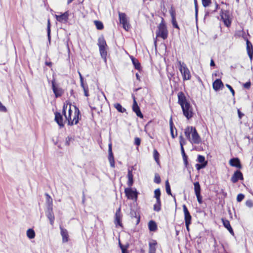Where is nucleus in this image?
Instances as JSON below:
<instances>
[{"label":"nucleus","instance_id":"nucleus-1","mask_svg":"<svg viewBox=\"0 0 253 253\" xmlns=\"http://www.w3.org/2000/svg\"><path fill=\"white\" fill-rule=\"evenodd\" d=\"M74 107L75 108V111L72 119V115L73 111L71 109V107H70V108L68 110V114H66L65 112V105L63 106V112L64 114L66 121L68 122V125L70 126H72L74 124H77L79 122V118L81 117V115L79 108L76 106H74Z\"/></svg>","mask_w":253,"mask_h":253},{"label":"nucleus","instance_id":"nucleus-2","mask_svg":"<svg viewBox=\"0 0 253 253\" xmlns=\"http://www.w3.org/2000/svg\"><path fill=\"white\" fill-rule=\"evenodd\" d=\"M187 138L191 142L198 144L201 142V138L196 128L193 126H188L184 131Z\"/></svg>","mask_w":253,"mask_h":253},{"label":"nucleus","instance_id":"nucleus-3","mask_svg":"<svg viewBox=\"0 0 253 253\" xmlns=\"http://www.w3.org/2000/svg\"><path fill=\"white\" fill-rule=\"evenodd\" d=\"M178 66L179 70L182 74L183 80L184 81L190 80L191 76L190 71L186 65L181 61H178Z\"/></svg>","mask_w":253,"mask_h":253},{"label":"nucleus","instance_id":"nucleus-4","mask_svg":"<svg viewBox=\"0 0 253 253\" xmlns=\"http://www.w3.org/2000/svg\"><path fill=\"white\" fill-rule=\"evenodd\" d=\"M156 34L157 37H161L164 40L166 39L168 37V32L163 18H162V21L158 26V29Z\"/></svg>","mask_w":253,"mask_h":253},{"label":"nucleus","instance_id":"nucleus-5","mask_svg":"<svg viewBox=\"0 0 253 253\" xmlns=\"http://www.w3.org/2000/svg\"><path fill=\"white\" fill-rule=\"evenodd\" d=\"M181 107L184 116L187 119L189 120L193 117V113L192 111V107L189 103H186L184 105H182Z\"/></svg>","mask_w":253,"mask_h":253},{"label":"nucleus","instance_id":"nucleus-6","mask_svg":"<svg viewBox=\"0 0 253 253\" xmlns=\"http://www.w3.org/2000/svg\"><path fill=\"white\" fill-rule=\"evenodd\" d=\"M119 20L121 24L123 25V27L126 31H128L130 28L129 24L127 22L126 14L125 13H119Z\"/></svg>","mask_w":253,"mask_h":253},{"label":"nucleus","instance_id":"nucleus-7","mask_svg":"<svg viewBox=\"0 0 253 253\" xmlns=\"http://www.w3.org/2000/svg\"><path fill=\"white\" fill-rule=\"evenodd\" d=\"M126 196L129 199H135L137 197V193L136 190H133L131 188H126L125 189Z\"/></svg>","mask_w":253,"mask_h":253},{"label":"nucleus","instance_id":"nucleus-8","mask_svg":"<svg viewBox=\"0 0 253 253\" xmlns=\"http://www.w3.org/2000/svg\"><path fill=\"white\" fill-rule=\"evenodd\" d=\"M220 15L224 24L227 27L230 26L231 25V20L229 18V12L228 11H222Z\"/></svg>","mask_w":253,"mask_h":253},{"label":"nucleus","instance_id":"nucleus-9","mask_svg":"<svg viewBox=\"0 0 253 253\" xmlns=\"http://www.w3.org/2000/svg\"><path fill=\"white\" fill-rule=\"evenodd\" d=\"M55 17L56 20L59 22L65 23L68 21L69 13L68 11H66L61 15H56Z\"/></svg>","mask_w":253,"mask_h":253},{"label":"nucleus","instance_id":"nucleus-10","mask_svg":"<svg viewBox=\"0 0 253 253\" xmlns=\"http://www.w3.org/2000/svg\"><path fill=\"white\" fill-rule=\"evenodd\" d=\"M45 214L46 217L49 220L50 223L51 225H53L54 221V215L53 212V209L52 208H47L45 211Z\"/></svg>","mask_w":253,"mask_h":253},{"label":"nucleus","instance_id":"nucleus-11","mask_svg":"<svg viewBox=\"0 0 253 253\" xmlns=\"http://www.w3.org/2000/svg\"><path fill=\"white\" fill-rule=\"evenodd\" d=\"M132 110L136 113V115L138 117H139L141 118H142L143 117V116L140 111L139 107L138 106L134 97H133Z\"/></svg>","mask_w":253,"mask_h":253},{"label":"nucleus","instance_id":"nucleus-12","mask_svg":"<svg viewBox=\"0 0 253 253\" xmlns=\"http://www.w3.org/2000/svg\"><path fill=\"white\" fill-rule=\"evenodd\" d=\"M243 180V176L242 173L239 170H236L231 178V181L235 183L239 180Z\"/></svg>","mask_w":253,"mask_h":253},{"label":"nucleus","instance_id":"nucleus-13","mask_svg":"<svg viewBox=\"0 0 253 253\" xmlns=\"http://www.w3.org/2000/svg\"><path fill=\"white\" fill-rule=\"evenodd\" d=\"M246 44L247 53L252 61L253 58V46L252 43L248 40L246 41Z\"/></svg>","mask_w":253,"mask_h":253},{"label":"nucleus","instance_id":"nucleus-14","mask_svg":"<svg viewBox=\"0 0 253 253\" xmlns=\"http://www.w3.org/2000/svg\"><path fill=\"white\" fill-rule=\"evenodd\" d=\"M52 88L56 97H60L62 94V90L60 88H58L55 86L54 80L52 81Z\"/></svg>","mask_w":253,"mask_h":253},{"label":"nucleus","instance_id":"nucleus-15","mask_svg":"<svg viewBox=\"0 0 253 253\" xmlns=\"http://www.w3.org/2000/svg\"><path fill=\"white\" fill-rule=\"evenodd\" d=\"M183 210L184 214V220L185 223H191L192 217L189 212L186 206L185 205H183Z\"/></svg>","mask_w":253,"mask_h":253},{"label":"nucleus","instance_id":"nucleus-16","mask_svg":"<svg viewBox=\"0 0 253 253\" xmlns=\"http://www.w3.org/2000/svg\"><path fill=\"white\" fill-rule=\"evenodd\" d=\"M60 234L62 236V242L63 243H66L68 241V238H69V235H68V231L63 228L62 226H60Z\"/></svg>","mask_w":253,"mask_h":253},{"label":"nucleus","instance_id":"nucleus-17","mask_svg":"<svg viewBox=\"0 0 253 253\" xmlns=\"http://www.w3.org/2000/svg\"><path fill=\"white\" fill-rule=\"evenodd\" d=\"M178 103L181 106L186 103H189L186 100L184 94L182 92H179L178 93Z\"/></svg>","mask_w":253,"mask_h":253},{"label":"nucleus","instance_id":"nucleus-18","mask_svg":"<svg viewBox=\"0 0 253 253\" xmlns=\"http://www.w3.org/2000/svg\"><path fill=\"white\" fill-rule=\"evenodd\" d=\"M122 215L121 213V208L120 207L116 211L115 214V224L116 225L122 226L121 223Z\"/></svg>","mask_w":253,"mask_h":253},{"label":"nucleus","instance_id":"nucleus-19","mask_svg":"<svg viewBox=\"0 0 253 253\" xmlns=\"http://www.w3.org/2000/svg\"><path fill=\"white\" fill-rule=\"evenodd\" d=\"M55 121L60 126L63 127L64 126L63 117L60 113L56 112L55 113Z\"/></svg>","mask_w":253,"mask_h":253},{"label":"nucleus","instance_id":"nucleus-20","mask_svg":"<svg viewBox=\"0 0 253 253\" xmlns=\"http://www.w3.org/2000/svg\"><path fill=\"white\" fill-rule=\"evenodd\" d=\"M223 86V84L220 79H216L212 84L213 88L215 90H218Z\"/></svg>","mask_w":253,"mask_h":253},{"label":"nucleus","instance_id":"nucleus-21","mask_svg":"<svg viewBox=\"0 0 253 253\" xmlns=\"http://www.w3.org/2000/svg\"><path fill=\"white\" fill-rule=\"evenodd\" d=\"M230 164L232 167H235L239 169L242 168V165L238 158H233L230 160Z\"/></svg>","mask_w":253,"mask_h":253},{"label":"nucleus","instance_id":"nucleus-22","mask_svg":"<svg viewBox=\"0 0 253 253\" xmlns=\"http://www.w3.org/2000/svg\"><path fill=\"white\" fill-rule=\"evenodd\" d=\"M157 242L155 241H153L152 242L149 243V253H156V245Z\"/></svg>","mask_w":253,"mask_h":253},{"label":"nucleus","instance_id":"nucleus-23","mask_svg":"<svg viewBox=\"0 0 253 253\" xmlns=\"http://www.w3.org/2000/svg\"><path fill=\"white\" fill-rule=\"evenodd\" d=\"M130 215L132 218H136V224H138L140 222V216H138V214L137 211L133 209H131L130 211Z\"/></svg>","mask_w":253,"mask_h":253},{"label":"nucleus","instance_id":"nucleus-24","mask_svg":"<svg viewBox=\"0 0 253 253\" xmlns=\"http://www.w3.org/2000/svg\"><path fill=\"white\" fill-rule=\"evenodd\" d=\"M127 177H128L127 184L129 186H132V185L133 183V174H132V172L131 169H128Z\"/></svg>","mask_w":253,"mask_h":253},{"label":"nucleus","instance_id":"nucleus-25","mask_svg":"<svg viewBox=\"0 0 253 253\" xmlns=\"http://www.w3.org/2000/svg\"><path fill=\"white\" fill-rule=\"evenodd\" d=\"M97 45H98L99 48L103 47H107L106 41L103 37L102 36L99 37L98 39Z\"/></svg>","mask_w":253,"mask_h":253},{"label":"nucleus","instance_id":"nucleus-26","mask_svg":"<svg viewBox=\"0 0 253 253\" xmlns=\"http://www.w3.org/2000/svg\"><path fill=\"white\" fill-rule=\"evenodd\" d=\"M107 47H103L99 48L100 55L101 57L104 59V60H106V56L107 55Z\"/></svg>","mask_w":253,"mask_h":253},{"label":"nucleus","instance_id":"nucleus-27","mask_svg":"<svg viewBox=\"0 0 253 253\" xmlns=\"http://www.w3.org/2000/svg\"><path fill=\"white\" fill-rule=\"evenodd\" d=\"M131 59L134 68L137 70H140L141 66L138 60L132 56L131 57Z\"/></svg>","mask_w":253,"mask_h":253},{"label":"nucleus","instance_id":"nucleus-28","mask_svg":"<svg viewBox=\"0 0 253 253\" xmlns=\"http://www.w3.org/2000/svg\"><path fill=\"white\" fill-rule=\"evenodd\" d=\"M149 229L151 231H155L157 228L156 223L155 221L151 220L148 223Z\"/></svg>","mask_w":253,"mask_h":253},{"label":"nucleus","instance_id":"nucleus-29","mask_svg":"<svg viewBox=\"0 0 253 253\" xmlns=\"http://www.w3.org/2000/svg\"><path fill=\"white\" fill-rule=\"evenodd\" d=\"M46 196L47 208H52V199L51 197L48 194H45Z\"/></svg>","mask_w":253,"mask_h":253},{"label":"nucleus","instance_id":"nucleus-30","mask_svg":"<svg viewBox=\"0 0 253 253\" xmlns=\"http://www.w3.org/2000/svg\"><path fill=\"white\" fill-rule=\"evenodd\" d=\"M114 106L119 112L124 113L126 111V109L123 107L120 103H115L114 104Z\"/></svg>","mask_w":253,"mask_h":253},{"label":"nucleus","instance_id":"nucleus-31","mask_svg":"<svg viewBox=\"0 0 253 253\" xmlns=\"http://www.w3.org/2000/svg\"><path fill=\"white\" fill-rule=\"evenodd\" d=\"M194 191L195 195L201 194V186L199 182L194 183Z\"/></svg>","mask_w":253,"mask_h":253},{"label":"nucleus","instance_id":"nucleus-32","mask_svg":"<svg viewBox=\"0 0 253 253\" xmlns=\"http://www.w3.org/2000/svg\"><path fill=\"white\" fill-rule=\"evenodd\" d=\"M27 237L30 239H33L35 238V231H34L33 229H29L27 231Z\"/></svg>","mask_w":253,"mask_h":253},{"label":"nucleus","instance_id":"nucleus-33","mask_svg":"<svg viewBox=\"0 0 253 253\" xmlns=\"http://www.w3.org/2000/svg\"><path fill=\"white\" fill-rule=\"evenodd\" d=\"M108 160L112 168L115 167V161L113 154H108Z\"/></svg>","mask_w":253,"mask_h":253},{"label":"nucleus","instance_id":"nucleus-34","mask_svg":"<svg viewBox=\"0 0 253 253\" xmlns=\"http://www.w3.org/2000/svg\"><path fill=\"white\" fill-rule=\"evenodd\" d=\"M94 24L96 27V28L99 30H102L104 28L103 24L102 22L98 20H95L94 21Z\"/></svg>","mask_w":253,"mask_h":253},{"label":"nucleus","instance_id":"nucleus-35","mask_svg":"<svg viewBox=\"0 0 253 253\" xmlns=\"http://www.w3.org/2000/svg\"><path fill=\"white\" fill-rule=\"evenodd\" d=\"M197 161L200 164H206V166L208 164V162L205 160V158L204 156L198 155L197 158Z\"/></svg>","mask_w":253,"mask_h":253},{"label":"nucleus","instance_id":"nucleus-36","mask_svg":"<svg viewBox=\"0 0 253 253\" xmlns=\"http://www.w3.org/2000/svg\"><path fill=\"white\" fill-rule=\"evenodd\" d=\"M47 37L48 41L50 42L51 40V36H50V20L48 19L47 21Z\"/></svg>","mask_w":253,"mask_h":253},{"label":"nucleus","instance_id":"nucleus-37","mask_svg":"<svg viewBox=\"0 0 253 253\" xmlns=\"http://www.w3.org/2000/svg\"><path fill=\"white\" fill-rule=\"evenodd\" d=\"M161 201H156V203L154 205V210L159 211L161 209Z\"/></svg>","mask_w":253,"mask_h":253},{"label":"nucleus","instance_id":"nucleus-38","mask_svg":"<svg viewBox=\"0 0 253 253\" xmlns=\"http://www.w3.org/2000/svg\"><path fill=\"white\" fill-rule=\"evenodd\" d=\"M155 194V198L156 199V201H161L160 196H161V191L159 188L156 189L154 191Z\"/></svg>","mask_w":253,"mask_h":253},{"label":"nucleus","instance_id":"nucleus-39","mask_svg":"<svg viewBox=\"0 0 253 253\" xmlns=\"http://www.w3.org/2000/svg\"><path fill=\"white\" fill-rule=\"evenodd\" d=\"M166 190L168 195L173 196L171 192L170 187L168 180L166 181Z\"/></svg>","mask_w":253,"mask_h":253},{"label":"nucleus","instance_id":"nucleus-40","mask_svg":"<svg viewBox=\"0 0 253 253\" xmlns=\"http://www.w3.org/2000/svg\"><path fill=\"white\" fill-rule=\"evenodd\" d=\"M81 87H82V88L84 90V95L86 97L88 96L89 93H88V85L87 84H83V86H81Z\"/></svg>","mask_w":253,"mask_h":253},{"label":"nucleus","instance_id":"nucleus-41","mask_svg":"<svg viewBox=\"0 0 253 253\" xmlns=\"http://www.w3.org/2000/svg\"><path fill=\"white\" fill-rule=\"evenodd\" d=\"M222 222H223V224L224 226L227 229H229V228H230L231 227L230 225V222L228 220L222 219Z\"/></svg>","mask_w":253,"mask_h":253},{"label":"nucleus","instance_id":"nucleus-42","mask_svg":"<svg viewBox=\"0 0 253 253\" xmlns=\"http://www.w3.org/2000/svg\"><path fill=\"white\" fill-rule=\"evenodd\" d=\"M153 155H154V159L156 161V162L157 163H159V154L158 152L156 149H155L154 150Z\"/></svg>","mask_w":253,"mask_h":253},{"label":"nucleus","instance_id":"nucleus-43","mask_svg":"<svg viewBox=\"0 0 253 253\" xmlns=\"http://www.w3.org/2000/svg\"><path fill=\"white\" fill-rule=\"evenodd\" d=\"M169 125H170V134H171V137L172 138H174L175 135H174V131H173V123H172L171 119H170V120L169 121Z\"/></svg>","mask_w":253,"mask_h":253},{"label":"nucleus","instance_id":"nucleus-44","mask_svg":"<svg viewBox=\"0 0 253 253\" xmlns=\"http://www.w3.org/2000/svg\"><path fill=\"white\" fill-rule=\"evenodd\" d=\"M211 2V0H202V5L205 7L209 6Z\"/></svg>","mask_w":253,"mask_h":253},{"label":"nucleus","instance_id":"nucleus-45","mask_svg":"<svg viewBox=\"0 0 253 253\" xmlns=\"http://www.w3.org/2000/svg\"><path fill=\"white\" fill-rule=\"evenodd\" d=\"M206 164H196V168L197 170H199L201 169H204L206 167Z\"/></svg>","mask_w":253,"mask_h":253},{"label":"nucleus","instance_id":"nucleus-46","mask_svg":"<svg viewBox=\"0 0 253 253\" xmlns=\"http://www.w3.org/2000/svg\"><path fill=\"white\" fill-rule=\"evenodd\" d=\"M161 178L159 175L157 173H156L155 175L154 182L156 183L159 184L161 182Z\"/></svg>","mask_w":253,"mask_h":253},{"label":"nucleus","instance_id":"nucleus-47","mask_svg":"<svg viewBox=\"0 0 253 253\" xmlns=\"http://www.w3.org/2000/svg\"><path fill=\"white\" fill-rule=\"evenodd\" d=\"M244 197H245V196L244 194H241V193L238 194L237 197V202H241L244 199Z\"/></svg>","mask_w":253,"mask_h":253},{"label":"nucleus","instance_id":"nucleus-48","mask_svg":"<svg viewBox=\"0 0 253 253\" xmlns=\"http://www.w3.org/2000/svg\"><path fill=\"white\" fill-rule=\"evenodd\" d=\"M171 22H172V25L174 28H175L176 29L179 28V26L176 22L175 18H171Z\"/></svg>","mask_w":253,"mask_h":253},{"label":"nucleus","instance_id":"nucleus-49","mask_svg":"<svg viewBox=\"0 0 253 253\" xmlns=\"http://www.w3.org/2000/svg\"><path fill=\"white\" fill-rule=\"evenodd\" d=\"M179 139H180L179 143H180V147H181L182 146L183 147V145L185 144V141L182 135H181L179 136Z\"/></svg>","mask_w":253,"mask_h":253},{"label":"nucleus","instance_id":"nucleus-50","mask_svg":"<svg viewBox=\"0 0 253 253\" xmlns=\"http://www.w3.org/2000/svg\"><path fill=\"white\" fill-rule=\"evenodd\" d=\"M73 140L71 136H68L66 138L65 144L69 146L70 144V142Z\"/></svg>","mask_w":253,"mask_h":253},{"label":"nucleus","instance_id":"nucleus-51","mask_svg":"<svg viewBox=\"0 0 253 253\" xmlns=\"http://www.w3.org/2000/svg\"><path fill=\"white\" fill-rule=\"evenodd\" d=\"M246 205L248 207L252 208L253 207V203L252 200H248L246 202Z\"/></svg>","mask_w":253,"mask_h":253},{"label":"nucleus","instance_id":"nucleus-52","mask_svg":"<svg viewBox=\"0 0 253 253\" xmlns=\"http://www.w3.org/2000/svg\"><path fill=\"white\" fill-rule=\"evenodd\" d=\"M196 196L198 203L199 204H202L203 202V201H202V197L201 195V194H196Z\"/></svg>","mask_w":253,"mask_h":253},{"label":"nucleus","instance_id":"nucleus-53","mask_svg":"<svg viewBox=\"0 0 253 253\" xmlns=\"http://www.w3.org/2000/svg\"><path fill=\"white\" fill-rule=\"evenodd\" d=\"M169 13L170 14L171 18H175V12L172 7H171L170 10H169Z\"/></svg>","mask_w":253,"mask_h":253},{"label":"nucleus","instance_id":"nucleus-54","mask_svg":"<svg viewBox=\"0 0 253 253\" xmlns=\"http://www.w3.org/2000/svg\"><path fill=\"white\" fill-rule=\"evenodd\" d=\"M226 86L230 90L232 95L234 96L235 95V91L232 87L228 84H226Z\"/></svg>","mask_w":253,"mask_h":253},{"label":"nucleus","instance_id":"nucleus-55","mask_svg":"<svg viewBox=\"0 0 253 253\" xmlns=\"http://www.w3.org/2000/svg\"><path fill=\"white\" fill-rule=\"evenodd\" d=\"M140 142H141V140H140V139L139 138L135 137L134 138V144L136 145H137V146L140 145Z\"/></svg>","mask_w":253,"mask_h":253},{"label":"nucleus","instance_id":"nucleus-56","mask_svg":"<svg viewBox=\"0 0 253 253\" xmlns=\"http://www.w3.org/2000/svg\"><path fill=\"white\" fill-rule=\"evenodd\" d=\"M0 111L5 112H6V107L2 105V104L0 101Z\"/></svg>","mask_w":253,"mask_h":253},{"label":"nucleus","instance_id":"nucleus-57","mask_svg":"<svg viewBox=\"0 0 253 253\" xmlns=\"http://www.w3.org/2000/svg\"><path fill=\"white\" fill-rule=\"evenodd\" d=\"M79 76H80V82H81V86H83V84H84V78L82 75V74H81L80 72H79Z\"/></svg>","mask_w":253,"mask_h":253},{"label":"nucleus","instance_id":"nucleus-58","mask_svg":"<svg viewBox=\"0 0 253 253\" xmlns=\"http://www.w3.org/2000/svg\"><path fill=\"white\" fill-rule=\"evenodd\" d=\"M251 85V83L249 81V82H248L246 83L245 84H244L243 86L245 88L248 89L250 87Z\"/></svg>","mask_w":253,"mask_h":253},{"label":"nucleus","instance_id":"nucleus-59","mask_svg":"<svg viewBox=\"0 0 253 253\" xmlns=\"http://www.w3.org/2000/svg\"><path fill=\"white\" fill-rule=\"evenodd\" d=\"M184 165L186 167H187L188 165V161H187V156L186 155H185V157H182Z\"/></svg>","mask_w":253,"mask_h":253},{"label":"nucleus","instance_id":"nucleus-60","mask_svg":"<svg viewBox=\"0 0 253 253\" xmlns=\"http://www.w3.org/2000/svg\"><path fill=\"white\" fill-rule=\"evenodd\" d=\"M108 154H113L112 150V144L110 143L108 146Z\"/></svg>","mask_w":253,"mask_h":253},{"label":"nucleus","instance_id":"nucleus-61","mask_svg":"<svg viewBox=\"0 0 253 253\" xmlns=\"http://www.w3.org/2000/svg\"><path fill=\"white\" fill-rule=\"evenodd\" d=\"M238 116L240 119H241L242 117L244 115L243 113H242L240 110H238Z\"/></svg>","mask_w":253,"mask_h":253},{"label":"nucleus","instance_id":"nucleus-62","mask_svg":"<svg viewBox=\"0 0 253 253\" xmlns=\"http://www.w3.org/2000/svg\"><path fill=\"white\" fill-rule=\"evenodd\" d=\"M180 149H181V154H182V157H185V155H186L185 153L184 147L182 146L181 147H180Z\"/></svg>","mask_w":253,"mask_h":253},{"label":"nucleus","instance_id":"nucleus-63","mask_svg":"<svg viewBox=\"0 0 253 253\" xmlns=\"http://www.w3.org/2000/svg\"><path fill=\"white\" fill-rule=\"evenodd\" d=\"M121 250H122V253H128V252L127 251V247H125L124 248H122Z\"/></svg>","mask_w":253,"mask_h":253},{"label":"nucleus","instance_id":"nucleus-64","mask_svg":"<svg viewBox=\"0 0 253 253\" xmlns=\"http://www.w3.org/2000/svg\"><path fill=\"white\" fill-rule=\"evenodd\" d=\"M227 230L229 231V232L231 234H232V235L234 234V231H233V229H232V228L231 227L230 228H229V229H228Z\"/></svg>","mask_w":253,"mask_h":253}]
</instances>
